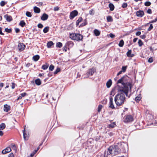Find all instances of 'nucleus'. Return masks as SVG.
I'll return each mask as SVG.
<instances>
[{
	"label": "nucleus",
	"mask_w": 157,
	"mask_h": 157,
	"mask_svg": "<svg viewBox=\"0 0 157 157\" xmlns=\"http://www.w3.org/2000/svg\"><path fill=\"white\" fill-rule=\"evenodd\" d=\"M128 77L126 76H123L121 78L117 81V83H121L123 85L122 88L120 89V90H122L125 93H127L129 89H130L132 86V84L130 83H126L125 84V82Z\"/></svg>",
	"instance_id": "f257e3e1"
},
{
	"label": "nucleus",
	"mask_w": 157,
	"mask_h": 157,
	"mask_svg": "<svg viewBox=\"0 0 157 157\" xmlns=\"http://www.w3.org/2000/svg\"><path fill=\"white\" fill-rule=\"evenodd\" d=\"M124 93L125 94L122 90H120L115 97V102L117 105H121L124 102L125 96Z\"/></svg>",
	"instance_id": "f03ea898"
},
{
	"label": "nucleus",
	"mask_w": 157,
	"mask_h": 157,
	"mask_svg": "<svg viewBox=\"0 0 157 157\" xmlns=\"http://www.w3.org/2000/svg\"><path fill=\"white\" fill-rule=\"evenodd\" d=\"M69 37L72 40L79 41L83 39V36L79 34L75 33H70L69 34Z\"/></svg>",
	"instance_id": "7ed1b4c3"
},
{
	"label": "nucleus",
	"mask_w": 157,
	"mask_h": 157,
	"mask_svg": "<svg viewBox=\"0 0 157 157\" xmlns=\"http://www.w3.org/2000/svg\"><path fill=\"white\" fill-rule=\"evenodd\" d=\"M133 118L131 116H125L123 119V121L125 122L132 121H133Z\"/></svg>",
	"instance_id": "20e7f679"
},
{
	"label": "nucleus",
	"mask_w": 157,
	"mask_h": 157,
	"mask_svg": "<svg viewBox=\"0 0 157 157\" xmlns=\"http://www.w3.org/2000/svg\"><path fill=\"white\" fill-rule=\"evenodd\" d=\"M78 14V12L76 10H74L71 12L70 14V18L71 19H73Z\"/></svg>",
	"instance_id": "39448f33"
},
{
	"label": "nucleus",
	"mask_w": 157,
	"mask_h": 157,
	"mask_svg": "<svg viewBox=\"0 0 157 157\" xmlns=\"http://www.w3.org/2000/svg\"><path fill=\"white\" fill-rule=\"evenodd\" d=\"M25 45L23 43H19L18 45V49L19 51H22L25 49Z\"/></svg>",
	"instance_id": "423d86ee"
},
{
	"label": "nucleus",
	"mask_w": 157,
	"mask_h": 157,
	"mask_svg": "<svg viewBox=\"0 0 157 157\" xmlns=\"http://www.w3.org/2000/svg\"><path fill=\"white\" fill-rule=\"evenodd\" d=\"M11 150L10 147H6V149L2 151V153L4 154H6L8 152H10Z\"/></svg>",
	"instance_id": "0eeeda50"
},
{
	"label": "nucleus",
	"mask_w": 157,
	"mask_h": 157,
	"mask_svg": "<svg viewBox=\"0 0 157 157\" xmlns=\"http://www.w3.org/2000/svg\"><path fill=\"white\" fill-rule=\"evenodd\" d=\"M24 139L25 140H27L29 138V135L26 133V131L25 128L24 132Z\"/></svg>",
	"instance_id": "6e6552de"
},
{
	"label": "nucleus",
	"mask_w": 157,
	"mask_h": 157,
	"mask_svg": "<svg viewBox=\"0 0 157 157\" xmlns=\"http://www.w3.org/2000/svg\"><path fill=\"white\" fill-rule=\"evenodd\" d=\"M144 13L143 11H137L136 13V15L139 17H142L144 15Z\"/></svg>",
	"instance_id": "1a4fd4ad"
},
{
	"label": "nucleus",
	"mask_w": 157,
	"mask_h": 157,
	"mask_svg": "<svg viewBox=\"0 0 157 157\" xmlns=\"http://www.w3.org/2000/svg\"><path fill=\"white\" fill-rule=\"evenodd\" d=\"M4 17L6 19V20L8 21H10L12 20V17L8 15H6L4 16Z\"/></svg>",
	"instance_id": "9d476101"
},
{
	"label": "nucleus",
	"mask_w": 157,
	"mask_h": 157,
	"mask_svg": "<svg viewBox=\"0 0 157 157\" xmlns=\"http://www.w3.org/2000/svg\"><path fill=\"white\" fill-rule=\"evenodd\" d=\"M48 15L47 14L44 13L41 17V19L43 21L46 20L48 19Z\"/></svg>",
	"instance_id": "9b49d317"
},
{
	"label": "nucleus",
	"mask_w": 157,
	"mask_h": 157,
	"mask_svg": "<svg viewBox=\"0 0 157 157\" xmlns=\"http://www.w3.org/2000/svg\"><path fill=\"white\" fill-rule=\"evenodd\" d=\"M4 111L5 112H7L10 110V107L7 105H5L4 106Z\"/></svg>",
	"instance_id": "f8f14e48"
},
{
	"label": "nucleus",
	"mask_w": 157,
	"mask_h": 157,
	"mask_svg": "<svg viewBox=\"0 0 157 157\" xmlns=\"http://www.w3.org/2000/svg\"><path fill=\"white\" fill-rule=\"evenodd\" d=\"M54 44L53 43L52 41H50L47 44V46L48 48H51Z\"/></svg>",
	"instance_id": "ddd939ff"
},
{
	"label": "nucleus",
	"mask_w": 157,
	"mask_h": 157,
	"mask_svg": "<svg viewBox=\"0 0 157 157\" xmlns=\"http://www.w3.org/2000/svg\"><path fill=\"white\" fill-rule=\"evenodd\" d=\"M127 55L129 57H132L134 56V55L133 54H132L131 50H129L127 52Z\"/></svg>",
	"instance_id": "4468645a"
},
{
	"label": "nucleus",
	"mask_w": 157,
	"mask_h": 157,
	"mask_svg": "<svg viewBox=\"0 0 157 157\" xmlns=\"http://www.w3.org/2000/svg\"><path fill=\"white\" fill-rule=\"evenodd\" d=\"M34 12L36 13H39L40 12V10L39 8L35 6L33 8Z\"/></svg>",
	"instance_id": "2eb2a0df"
},
{
	"label": "nucleus",
	"mask_w": 157,
	"mask_h": 157,
	"mask_svg": "<svg viewBox=\"0 0 157 157\" xmlns=\"http://www.w3.org/2000/svg\"><path fill=\"white\" fill-rule=\"evenodd\" d=\"M113 98H110V107L112 109L114 108V107L113 105Z\"/></svg>",
	"instance_id": "dca6fc26"
},
{
	"label": "nucleus",
	"mask_w": 157,
	"mask_h": 157,
	"mask_svg": "<svg viewBox=\"0 0 157 157\" xmlns=\"http://www.w3.org/2000/svg\"><path fill=\"white\" fill-rule=\"evenodd\" d=\"M112 84V82L111 80H109L106 83V86L108 88L110 87Z\"/></svg>",
	"instance_id": "f3484780"
},
{
	"label": "nucleus",
	"mask_w": 157,
	"mask_h": 157,
	"mask_svg": "<svg viewBox=\"0 0 157 157\" xmlns=\"http://www.w3.org/2000/svg\"><path fill=\"white\" fill-rule=\"evenodd\" d=\"M35 83L37 85H40L41 84V82L40 79H37L35 80Z\"/></svg>",
	"instance_id": "a211bd4d"
},
{
	"label": "nucleus",
	"mask_w": 157,
	"mask_h": 157,
	"mask_svg": "<svg viewBox=\"0 0 157 157\" xmlns=\"http://www.w3.org/2000/svg\"><path fill=\"white\" fill-rule=\"evenodd\" d=\"M95 71V69H91L89 70L88 73L89 74H90L91 75H92Z\"/></svg>",
	"instance_id": "6ab92c4d"
},
{
	"label": "nucleus",
	"mask_w": 157,
	"mask_h": 157,
	"mask_svg": "<svg viewBox=\"0 0 157 157\" xmlns=\"http://www.w3.org/2000/svg\"><path fill=\"white\" fill-rule=\"evenodd\" d=\"M116 126V124L115 122H113L109 125V128H113Z\"/></svg>",
	"instance_id": "aec40b11"
},
{
	"label": "nucleus",
	"mask_w": 157,
	"mask_h": 157,
	"mask_svg": "<svg viewBox=\"0 0 157 157\" xmlns=\"http://www.w3.org/2000/svg\"><path fill=\"white\" fill-rule=\"evenodd\" d=\"M39 56L37 55L34 56L33 58V59L35 61H37L39 59Z\"/></svg>",
	"instance_id": "412c9836"
},
{
	"label": "nucleus",
	"mask_w": 157,
	"mask_h": 157,
	"mask_svg": "<svg viewBox=\"0 0 157 157\" xmlns=\"http://www.w3.org/2000/svg\"><path fill=\"white\" fill-rule=\"evenodd\" d=\"M109 7L111 10L113 11L114 10V6L113 4L110 3L109 5Z\"/></svg>",
	"instance_id": "4be33fe9"
},
{
	"label": "nucleus",
	"mask_w": 157,
	"mask_h": 157,
	"mask_svg": "<svg viewBox=\"0 0 157 157\" xmlns=\"http://www.w3.org/2000/svg\"><path fill=\"white\" fill-rule=\"evenodd\" d=\"M6 127L5 124L4 123L1 124H0V130H3Z\"/></svg>",
	"instance_id": "5701e85b"
},
{
	"label": "nucleus",
	"mask_w": 157,
	"mask_h": 157,
	"mask_svg": "<svg viewBox=\"0 0 157 157\" xmlns=\"http://www.w3.org/2000/svg\"><path fill=\"white\" fill-rule=\"evenodd\" d=\"M82 21V18L81 17H79L76 22V25L78 26L79 25V23Z\"/></svg>",
	"instance_id": "b1692460"
},
{
	"label": "nucleus",
	"mask_w": 157,
	"mask_h": 157,
	"mask_svg": "<svg viewBox=\"0 0 157 157\" xmlns=\"http://www.w3.org/2000/svg\"><path fill=\"white\" fill-rule=\"evenodd\" d=\"M94 33L95 35L96 36H98L100 34V32L98 30L95 29L94 30Z\"/></svg>",
	"instance_id": "393cba45"
},
{
	"label": "nucleus",
	"mask_w": 157,
	"mask_h": 157,
	"mask_svg": "<svg viewBox=\"0 0 157 157\" xmlns=\"http://www.w3.org/2000/svg\"><path fill=\"white\" fill-rule=\"evenodd\" d=\"M124 44V41L123 40H121L119 42V46L121 47H122L123 46Z\"/></svg>",
	"instance_id": "a878e982"
},
{
	"label": "nucleus",
	"mask_w": 157,
	"mask_h": 157,
	"mask_svg": "<svg viewBox=\"0 0 157 157\" xmlns=\"http://www.w3.org/2000/svg\"><path fill=\"white\" fill-rule=\"evenodd\" d=\"M49 30V27H45L44 30H43V32L44 33H47Z\"/></svg>",
	"instance_id": "bb28decb"
},
{
	"label": "nucleus",
	"mask_w": 157,
	"mask_h": 157,
	"mask_svg": "<svg viewBox=\"0 0 157 157\" xmlns=\"http://www.w3.org/2000/svg\"><path fill=\"white\" fill-rule=\"evenodd\" d=\"M62 46V44L61 42H58L56 44V47H58L59 48H61Z\"/></svg>",
	"instance_id": "cd10ccee"
},
{
	"label": "nucleus",
	"mask_w": 157,
	"mask_h": 157,
	"mask_svg": "<svg viewBox=\"0 0 157 157\" xmlns=\"http://www.w3.org/2000/svg\"><path fill=\"white\" fill-rule=\"evenodd\" d=\"M48 66V65L47 64L44 65L42 67V68L44 70L47 69Z\"/></svg>",
	"instance_id": "c85d7f7f"
},
{
	"label": "nucleus",
	"mask_w": 157,
	"mask_h": 157,
	"mask_svg": "<svg viewBox=\"0 0 157 157\" xmlns=\"http://www.w3.org/2000/svg\"><path fill=\"white\" fill-rule=\"evenodd\" d=\"M138 44L139 46L141 47L142 46L143 44V43L140 40H139L138 42Z\"/></svg>",
	"instance_id": "c756f323"
},
{
	"label": "nucleus",
	"mask_w": 157,
	"mask_h": 157,
	"mask_svg": "<svg viewBox=\"0 0 157 157\" xmlns=\"http://www.w3.org/2000/svg\"><path fill=\"white\" fill-rule=\"evenodd\" d=\"M127 66H124L122 67L121 68V71H122L123 72H124L127 69Z\"/></svg>",
	"instance_id": "7c9ffc66"
},
{
	"label": "nucleus",
	"mask_w": 157,
	"mask_h": 157,
	"mask_svg": "<svg viewBox=\"0 0 157 157\" xmlns=\"http://www.w3.org/2000/svg\"><path fill=\"white\" fill-rule=\"evenodd\" d=\"M107 20L108 21H113V19L111 17L109 16L107 17Z\"/></svg>",
	"instance_id": "2f4dec72"
},
{
	"label": "nucleus",
	"mask_w": 157,
	"mask_h": 157,
	"mask_svg": "<svg viewBox=\"0 0 157 157\" xmlns=\"http://www.w3.org/2000/svg\"><path fill=\"white\" fill-rule=\"evenodd\" d=\"M141 99V98L140 97V96L139 95L136 98L135 100L137 102H138Z\"/></svg>",
	"instance_id": "473e14b6"
},
{
	"label": "nucleus",
	"mask_w": 157,
	"mask_h": 157,
	"mask_svg": "<svg viewBox=\"0 0 157 157\" xmlns=\"http://www.w3.org/2000/svg\"><path fill=\"white\" fill-rule=\"evenodd\" d=\"M25 23L23 21H21L20 23V25L22 27H23L25 25Z\"/></svg>",
	"instance_id": "72a5a7b5"
},
{
	"label": "nucleus",
	"mask_w": 157,
	"mask_h": 157,
	"mask_svg": "<svg viewBox=\"0 0 157 157\" xmlns=\"http://www.w3.org/2000/svg\"><path fill=\"white\" fill-rule=\"evenodd\" d=\"M60 71V68H57L56 70L54 72V74H57L58 72H59Z\"/></svg>",
	"instance_id": "f704fd0d"
},
{
	"label": "nucleus",
	"mask_w": 157,
	"mask_h": 157,
	"mask_svg": "<svg viewBox=\"0 0 157 157\" xmlns=\"http://www.w3.org/2000/svg\"><path fill=\"white\" fill-rule=\"evenodd\" d=\"M102 108V106L101 105H99L98 107V112H100L101 109Z\"/></svg>",
	"instance_id": "c9c22d12"
},
{
	"label": "nucleus",
	"mask_w": 157,
	"mask_h": 157,
	"mask_svg": "<svg viewBox=\"0 0 157 157\" xmlns=\"http://www.w3.org/2000/svg\"><path fill=\"white\" fill-rule=\"evenodd\" d=\"M54 66L52 65H51L49 67V69L50 70L52 71L54 69Z\"/></svg>",
	"instance_id": "e433bc0d"
},
{
	"label": "nucleus",
	"mask_w": 157,
	"mask_h": 157,
	"mask_svg": "<svg viewBox=\"0 0 157 157\" xmlns=\"http://www.w3.org/2000/svg\"><path fill=\"white\" fill-rule=\"evenodd\" d=\"M67 44L68 45H71V47H72L74 45V44L73 42L71 41L68 42L67 43Z\"/></svg>",
	"instance_id": "4c0bfd02"
},
{
	"label": "nucleus",
	"mask_w": 157,
	"mask_h": 157,
	"mask_svg": "<svg viewBox=\"0 0 157 157\" xmlns=\"http://www.w3.org/2000/svg\"><path fill=\"white\" fill-rule=\"evenodd\" d=\"M26 15L27 16L29 17H31L32 16L31 13L30 12H28V11H27L26 12Z\"/></svg>",
	"instance_id": "58836bf2"
},
{
	"label": "nucleus",
	"mask_w": 157,
	"mask_h": 157,
	"mask_svg": "<svg viewBox=\"0 0 157 157\" xmlns=\"http://www.w3.org/2000/svg\"><path fill=\"white\" fill-rule=\"evenodd\" d=\"M5 31L6 32L9 33L11 32V30L10 29L6 28L5 29Z\"/></svg>",
	"instance_id": "ea45409f"
},
{
	"label": "nucleus",
	"mask_w": 157,
	"mask_h": 157,
	"mask_svg": "<svg viewBox=\"0 0 157 157\" xmlns=\"http://www.w3.org/2000/svg\"><path fill=\"white\" fill-rule=\"evenodd\" d=\"M151 5V3L150 2H146L145 3V5L146 6H150Z\"/></svg>",
	"instance_id": "a19ab883"
},
{
	"label": "nucleus",
	"mask_w": 157,
	"mask_h": 157,
	"mask_svg": "<svg viewBox=\"0 0 157 157\" xmlns=\"http://www.w3.org/2000/svg\"><path fill=\"white\" fill-rule=\"evenodd\" d=\"M86 24V22L85 21H84V22L82 23L79 26L82 27L84 26Z\"/></svg>",
	"instance_id": "79ce46f5"
},
{
	"label": "nucleus",
	"mask_w": 157,
	"mask_h": 157,
	"mask_svg": "<svg viewBox=\"0 0 157 157\" xmlns=\"http://www.w3.org/2000/svg\"><path fill=\"white\" fill-rule=\"evenodd\" d=\"M127 6V4L126 3H124L123 4L122 7L123 8L126 7Z\"/></svg>",
	"instance_id": "37998d69"
},
{
	"label": "nucleus",
	"mask_w": 157,
	"mask_h": 157,
	"mask_svg": "<svg viewBox=\"0 0 157 157\" xmlns=\"http://www.w3.org/2000/svg\"><path fill=\"white\" fill-rule=\"evenodd\" d=\"M109 36L110 37H111V38H113L115 36L112 33H110V34H109Z\"/></svg>",
	"instance_id": "c03bdc74"
},
{
	"label": "nucleus",
	"mask_w": 157,
	"mask_h": 157,
	"mask_svg": "<svg viewBox=\"0 0 157 157\" xmlns=\"http://www.w3.org/2000/svg\"><path fill=\"white\" fill-rule=\"evenodd\" d=\"M153 28V27L152 24H151L150 25V27H149V28H148V31H150Z\"/></svg>",
	"instance_id": "a18cd8bd"
},
{
	"label": "nucleus",
	"mask_w": 157,
	"mask_h": 157,
	"mask_svg": "<svg viewBox=\"0 0 157 157\" xmlns=\"http://www.w3.org/2000/svg\"><path fill=\"white\" fill-rule=\"evenodd\" d=\"M59 8L58 6L55 7H54V10L55 11H58L59 10Z\"/></svg>",
	"instance_id": "49530a36"
},
{
	"label": "nucleus",
	"mask_w": 157,
	"mask_h": 157,
	"mask_svg": "<svg viewBox=\"0 0 157 157\" xmlns=\"http://www.w3.org/2000/svg\"><path fill=\"white\" fill-rule=\"evenodd\" d=\"M38 27L40 28H42L43 27V25L41 24H39L38 25Z\"/></svg>",
	"instance_id": "de8ad7c7"
},
{
	"label": "nucleus",
	"mask_w": 157,
	"mask_h": 157,
	"mask_svg": "<svg viewBox=\"0 0 157 157\" xmlns=\"http://www.w3.org/2000/svg\"><path fill=\"white\" fill-rule=\"evenodd\" d=\"M0 4L2 6H3L5 4V2L4 1H2L1 2Z\"/></svg>",
	"instance_id": "09e8293b"
},
{
	"label": "nucleus",
	"mask_w": 157,
	"mask_h": 157,
	"mask_svg": "<svg viewBox=\"0 0 157 157\" xmlns=\"http://www.w3.org/2000/svg\"><path fill=\"white\" fill-rule=\"evenodd\" d=\"M153 59L152 58H150L148 60V62L150 63H151L153 62Z\"/></svg>",
	"instance_id": "8fccbe9b"
},
{
	"label": "nucleus",
	"mask_w": 157,
	"mask_h": 157,
	"mask_svg": "<svg viewBox=\"0 0 157 157\" xmlns=\"http://www.w3.org/2000/svg\"><path fill=\"white\" fill-rule=\"evenodd\" d=\"M2 28L1 27H0V34L3 35H4V33L2 32Z\"/></svg>",
	"instance_id": "3c124183"
},
{
	"label": "nucleus",
	"mask_w": 157,
	"mask_h": 157,
	"mask_svg": "<svg viewBox=\"0 0 157 157\" xmlns=\"http://www.w3.org/2000/svg\"><path fill=\"white\" fill-rule=\"evenodd\" d=\"M8 157H14L13 154V153H10L8 155Z\"/></svg>",
	"instance_id": "603ef678"
},
{
	"label": "nucleus",
	"mask_w": 157,
	"mask_h": 157,
	"mask_svg": "<svg viewBox=\"0 0 157 157\" xmlns=\"http://www.w3.org/2000/svg\"><path fill=\"white\" fill-rule=\"evenodd\" d=\"M147 13L149 14H151V9H148L147 11Z\"/></svg>",
	"instance_id": "864d4df0"
},
{
	"label": "nucleus",
	"mask_w": 157,
	"mask_h": 157,
	"mask_svg": "<svg viewBox=\"0 0 157 157\" xmlns=\"http://www.w3.org/2000/svg\"><path fill=\"white\" fill-rule=\"evenodd\" d=\"M115 94V90H113L111 92V94L113 95Z\"/></svg>",
	"instance_id": "5fc2aeb1"
},
{
	"label": "nucleus",
	"mask_w": 157,
	"mask_h": 157,
	"mask_svg": "<svg viewBox=\"0 0 157 157\" xmlns=\"http://www.w3.org/2000/svg\"><path fill=\"white\" fill-rule=\"evenodd\" d=\"M136 35L137 36H139L141 34V32L139 31L136 33Z\"/></svg>",
	"instance_id": "6e6d98bb"
},
{
	"label": "nucleus",
	"mask_w": 157,
	"mask_h": 157,
	"mask_svg": "<svg viewBox=\"0 0 157 157\" xmlns=\"http://www.w3.org/2000/svg\"><path fill=\"white\" fill-rule=\"evenodd\" d=\"M20 30L19 29L16 28L15 29V31L16 33H18L19 32Z\"/></svg>",
	"instance_id": "4d7b16f0"
},
{
	"label": "nucleus",
	"mask_w": 157,
	"mask_h": 157,
	"mask_svg": "<svg viewBox=\"0 0 157 157\" xmlns=\"http://www.w3.org/2000/svg\"><path fill=\"white\" fill-rule=\"evenodd\" d=\"M26 95V93H22L21 94V95L22 97H24Z\"/></svg>",
	"instance_id": "13d9d810"
},
{
	"label": "nucleus",
	"mask_w": 157,
	"mask_h": 157,
	"mask_svg": "<svg viewBox=\"0 0 157 157\" xmlns=\"http://www.w3.org/2000/svg\"><path fill=\"white\" fill-rule=\"evenodd\" d=\"M15 86V84L13 83H12V89H14Z\"/></svg>",
	"instance_id": "bf43d9fd"
},
{
	"label": "nucleus",
	"mask_w": 157,
	"mask_h": 157,
	"mask_svg": "<svg viewBox=\"0 0 157 157\" xmlns=\"http://www.w3.org/2000/svg\"><path fill=\"white\" fill-rule=\"evenodd\" d=\"M140 37L142 39H144L145 38V36L144 35H142Z\"/></svg>",
	"instance_id": "052dcab7"
},
{
	"label": "nucleus",
	"mask_w": 157,
	"mask_h": 157,
	"mask_svg": "<svg viewBox=\"0 0 157 157\" xmlns=\"http://www.w3.org/2000/svg\"><path fill=\"white\" fill-rule=\"evenodd\" d=\"M157 21V20H156L155 19L154 20L152 21L150 23H153L154 22H155Z\"/></svg>",
	"instance_id": "680f3d73"
},
{
	"label": "nucleus",
	"mask_w": 157,
	"mask_h": 157,
	"mask_svg": "<svg viewBox=\"0 0 157 157\" xmlns=\"http://www.w3.org/2000/svg\"><path fill=\"white\" fill-rule=\"evenodd\" d=\"M3 135V133L2 131H0V136H2Z\"/></svg>",
	"instance_id": "e2e57ef3"
},
{
	"label": "nucleus",
	"mask_w": 157,
	"mask_h": 157,
	"mask_svg": "<svg viewBox=\"0 0 157 157\" xmlns=\"http://www.w3.org/2000/svg\"><path fill=\"white\" fill-rule=\"evenodd\" d=\"M4 86V84L2 83H0V87L1 88L3 87Z\"/></svg>",
	"instance_id": "0e129e2a"
},
{
	"label": "nucleus",
	"mask_w": 157,
	"mask_h": 157,
	"mask_svg": "<svg viewBox=\"0 0 157 157\" xmlns=\"http://www.w3.org/2000/svg\"><path fill=\"white\" fill-rule=\"evenodd\" d=\"M90 13L91 14H93L94 13V11L93 10H91L90 11Z\"/></svg>",
	"instance_id": "69168bd1"
},
{
	"label": "nucleus",
	"mask_w": 157,
	"mask_h": 157,
	"mask_svg": "<svg viewBox=\"0 0 157 157\" xmlns=\"http://www.w3.org/2000/svg\"><path fill=\"white\" fill-rule=\"evenodd\" d=\"M123 72L122 71H120L117 74V75H120V74H121L122 72Z\"/></svg>",
	"instance_id": "338daca9"
},
{
	"label": "nucleus",
	"mask_w": 157,
	"mask_h": 157,
	"mask_svg": "<svg viewBox=\"0 0 157 157\" xmlns=\"http://www.w3.org/2000/svg\"><path fill=\"white\" fill-rule=\"evenodd\" d=\"M137 38H135L133 40V41L134 42H136V41H137Z\"/></svg>",
	"instance_id": "774afa93"
}]
</instances>
